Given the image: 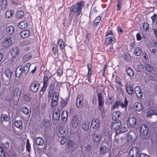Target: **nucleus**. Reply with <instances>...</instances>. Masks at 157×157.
<instances>
[{"label": "nucleus", "instance_id": "34", "mask_svg": "<svg viewBox=\"0 0 157 157\" xmlns=\"http://www.w3.org/2000/svg\"><path fill=\"white\" fill-rule=\"evenodd\" d=\"M24 15V12L22 10H19L17 11L16 14V17L18 19L22 18Z\"/></svg>", "mask_w": 157, "mask_h": 157}, {"label": "nucleus", "instance_id": "33", "mask_svg": "<svg viewBox=\"0 0 157 157\" xmlns=\"http://www.w3.org/2000/svg\"><path fill=\"white\" fill-rule=\"evenodd\" d=\"M30 66L31 64L30 63H27L24 66L23 68V72L25 73H27L29 71Z\"/></svg>", "mask_w": 157, "mask_h": 157}, {"label": "nucleus", "instance_id": "23", "mask_svg": "<svg viewBox=\"0 0 157 157\" xmlns=\"http://www.w3.org/2000/svg\"><path fill=\"white\" fill-rule=\"evenodd\" d=\"M30 32L29 30H24L21 31L20 33V36L23 38H25L29 36Z\"/></svg>", "mask_w": 157, "mask_h": 157}, {"label": "nucleus", "instance_id": "35", "mask_svg": "<svg viewBox=\"0 0 157 157\" xmlns=\"http://www.w3.org/2000/svg\"><path fill=\"white\" fill-rule=\"evenodd\" d=\"M134 54L137 56H139L141 55L142 51L140 48L139 47H136L134 50Z\"/></svg>", "mask_w": 157, "mask_h": 157}, {"label": "nucleus", "instance_id": "32", "mask_svg": "<svg viewBox=\"0 0 157 157\" xmlns=\"http://www.w3.org/2000/svg\"><path fill=\"white\" fill-rule=\"evenodd\" d=\"M27 24L26 21H22L19 23L18 27L21 29H24L27 26Z\"/></svg>", "mask_w": 157, "mask_h": 157}, {"label": "nucleus", "instance_id": "51", "mask_svg": "<svg viewBox=\"0 0 157 157\" xmlns=\"http://www.w3.org/2000/svg\"><path fill=\"white\" fill-rule=\"evenodd\" d=\"M127 130V128L126 127H120V128L118 129V132L116 133H123L126 132Z\"/></svg>", "mask_w": 157, "mask_h": 157}, {"label": "nucleus", "instance_id": "36", "mask_svg": "<svg viewBox=\"0 0 157 157\" xmlns=\"http://www.w3.org/2000/svg\"><path fill=\"white\" fill-rule=\"evenodd\" d=\"M101 19V17L100 16L97 17L95 18L93 23V25L94 27H96L98 26Z\"/></svg>", "mask_w": 157, "mask_h": 157}, {"label": "nucleus", "instance_id": "50", "mask_svg": "<svg viewBox=\"0 0 157 157\" xmlns=\"http://www.w3.org/2000/svg\"><path fill=\"white\" fill-rule=\"evenodd\" d=\"M156 115V112L153 109H151L149 110L147 113L148 117H151L152 115Z\"/></svg>", "mask_w": 157, "mask_h": 157}, {"label": "nucleus", "instance_id": "38", "mask_svg": "<svg viewBox=\"0 0 157 157\" xmlns=\"http://www.w3.org/2000/svg\"><path fill=\"white\" fill-rule=\"evenodd\" d=\"M126 71L127 74L129 76H132L134 74V72L133 70L130 67H128L126 68Z\"/></svg>", "mask_w": 157, "mask_h": 157}, {"label": "nucleus", "instance_id": "27", "mask_svg": "<svg viewBox=\"0 0 157 157\" xmlns=\"http://www.w3.org/2000/svg\"><path fill=\"white\" fill-rule=\"evenodd\" d=\"M6 31L8 34L12 35L14 33V28L12 26H9L7 27Z\"/></svg>", "mask_w": 157, "mask_h": 157}, {"label": "nucleus", "instance_id": "20", "mask_svg": "<svg viewBox=\"0 0 157 157\" xmlns=\"http://www.w3.org/2000/svg\"><path fill=\"white\" fill-rule=\"evenodd\" d=\"M133 107L135 110L137 112L142 111L143 109V107L142 104L138 102L135 103Z\"/></svg>", "mask_w": 157, "mask_h": 157}, {"label": "nucleus", "instance_id": "53", "mask_svg": "<svg viewBox=\"0 0 157 157\" xmlns=\"http://www.w3.org/2000/svg\"><path fill=\"white\" fill-rule=\"evenodd\" d=\"M120 104V101H117L115 102L113 106L112 107L111 109H115L117 108L118 106Z\"/></svg>", "mask_w": 157, "mask_h": 157}, {"label": "nucleus", "instance_id": "1", "mask_svg": "<svg viewBox=\"0 0 157 157\" xmlns=\"http://www.w3.org/2000/svg\"><path fill=\"white\" fill-rule=\"evenodd\" d=\"M84 4V2L81 1L72 5L69 8V17L71 18L77 19L80 15H81L82 9Z\"/></svg>", "mask_w": 157, "mask_h": 157}, {"label": "nucleus", "instance_id": "30", "mask_svg": "<svg viewBox=\"0 0 157 157\" xmlns=\"http://www.w3.org/2000/svg\"><path fill=\"white\" fill-rule=\"evenodd\" d=\"M108 151L107 147L105 146H101L100 149V154L104 155Z\"/></svg>", "mask_w": 157, "mask_h": 157}, {"label": "nucleus", "instance_id": "43", "mask_svg": "<svg viewBox=\"0 0 157 157\" xmlns=\"http://www.w3.org/2000/svg\"><path fill=\"white\" fill-rule=\"evenodd\" d=\"M8 5L7 2L6 0H3L1 4L2 8L3 10H5L7 7Z\"/></svg>", "mask_w": 157, "mask_h": 157}, {"label": "nucleus", "instance_id": "15", "mask_svg": "<svg viewBox=\"0 0 157 157\" xmlns=\"http://www.w3.org/2000/svg\"><path fill=\"white\" fill-rule=\"evenodd\" d=\"M83 98V96L82 94L78 95L76 101V105L78 107L81 108L82 107Z\"/></svg>", "mask_w": 157, "mask_h": 157}, {"label": "nucleus", "instance_id": "8", "mask_svg": "<svg viewBox=\"0 0 157 157\" xmlns=\"http://www.w3.org/2000/svg\"><path fill=\"white\" fill-rule=\"evenodd\" d=\"M78 119L77 115H74L72 117L71 119V125L72 127L75 128H77L78 126Z\"/></svg>", "mask_w": 157, "mask_h": 157}, {"label": "nucleus", "instance_id": "9", "mask_svg": "<svg viewBox=\"0 0 157 157\" xmlns=\"http://www.w3.org/2000/svg\"><path fill=\"white\" fill-rule=\"evenodd\" d=\"M49 80V78L47 76L44 75L43 78V84L42 87L40 91L44 93L45 90L48 83V81Z\"/></svg>", "mask_w": 157, "mask_h": 157}, {"label": "nucleus", "instance_id": "17", "mask_svg": "<svg viewBox=\"0 0 157 157\" xmlns=\"http://www.w3.org/2000/svg\"><path fill=\"white\" fill-rule=\"evenodd\" d=\"M136 95L138 98H140L142 96V91L139 86H136L134 88Z\"/></svg>", "mask_w": 157, "mask_h": 157}, {"label": "nucleus", "instance_id": "56", "mask_svg": "<svg viewBox=\"0 0 157 157\" xmlns=\"http://www.w3.org/2000/svg\"><path fill=\"white\" fill-rule=\"evenodd\" d=\"M49 124L48 121V120L46 119H44L43 120L41 125L45 128H46L48 125Z\"/></svg>", "mask_w": 157, "mask_h": 157}, {"label": "nucleus", "instance_id": "5", "mask_svg": "<svg viewBox=\"0 0 157 157\" xmlns=\"http://www.w3.org/2000/svg\"><path fill=\"white\" fill-rule=\"evenodd\" d=\"M39 86L40 84L36 80L34 81L31 84L30 86V90L33 93L36 92L38 90Z\"/></svg>", "mask_w": 157, "mask_h": 157}, {"label": "nucleus", "instance_id": "52", "mask_svg": "<svg viewBox=\"0 0 157 157\" xmlns=\"http://www.w3.org/2000/svg\"><path fill=\"white\" fill-rule=\"evenodd\" d=\"M103 135L106 138H109L110 136V133L109 130L106 129L103 131Z\"/></svg>", "mask_w": 157, "mask_h": 157}, {"label": "nucleus", "instance_id": "18", "mask_svg": "<svg viewBox=\"0 0 157 157\" xmlns=\"http://www.w3.org/2000/svg\"><path fill=\"white\" fill-rule=\"evenodd\" d=\"M101 138L102 136L101 135L98 133H95L92 136L93 141L99 144L101 142Z\"/></svg>", "mask_w": 157, "mask_h": 157}, {"label": "nucleus", "instance_id": "31", "mask_svg": "<svg viewBox=\"0 0 157 157\" xmlns=\"http://www.w3.org/2000/svg\"><path fill=\"white\" fill-rule=\"evenodd\" d=\"M14 125L17 128L21 129L22 128V123L21 121H16L14 123Z\"/></svg>", "mask_w": 157, "mask_h": 157}, {"label": "nucleus", "instance_id": "59", "mask_svg": "<svg viewBox=\"0 0 157 157\" xmlns=\"http://www.w3.org/2000/svg\"><path fill=\"white\" fill-rule=\"evenodd\" d=\"M122 2V0H118L117 4V10L118 11L120 10L121 9V4Z\"/></svg>", "mask_w": 157, "mask_h": 157}, {"label": "nucleus", "instance_id": "37", "mask_svg": "<svg viewBox=\"0 0 157 157\" xmlns=\"http://www.w3.org/2000/svg\"><path fill=\"white\" fill-rule=\"evenodd\" d=\"M126 90L127 93L129 95L132 94L134 93L133 88L131 86H126Z\"/></svg>", "mask_w": 157, "mask_h": 157}, {"label": "nucleus", "instance_id": "46", "mask_svg": "<svg viewBox=\"0 0 157 157\" xmlns=\"http://www.w3.org/2000/svg\"><path fill=\"white\" fill-rule=\"evenodd\" d=\"M128 103V101H127V99L126 98H125L124 100V103H120V105L121 107L122 108H126L127 107V104Z\"/></svg>", "mask_w": 157, "mask_h": 157}, {"label": "nucleus", "instance_id": "25", "mask_svg": "<svg viewBox=\"0 0 157 157\" xmlns=\"http://www.w3.org/2000/svg\"><path fill=\"white\" fill-rule=\"evenodd\" d=\"M59 112L58 111H56V110H55L52 115V118L55 121H58L59 119Z\"/></svg>", "mask_w": 157, "mask_h": 157}, {"label": "nucleus", "instance_id": "47", "mask_svg": "<svg viewBox=\"0 0 157 157\" xmlns=\"http://www.w3.org/2000/svg\"><path fill=\"white\" fill-rule=\"evenodd\" d=\"M144 67L143 65L141 63L138 64L135 67L136 70L138 71H141L143 69Z\"/></svg>", "mask_w": 157, "mask_h": 157}, {"label": "nucleus", "instance_id": "13", "mask_svg": "<svg viewBox=\"0 0 157 157\" xmlns=\"http://www.w3.org/2000/svg\"><path fill=\"white\" fill-rule=\"evenodd\" d=\"M140 133L142 135H147L148 132V128L145 124L142 125L140 131Z\"/></svg>", "mask_w": 157, "mask_h": 157}, {"label": "nucleus", "instance_id": "7", "mask_svg": "<svg viewBox=\"0 0 157 157\" xmlns=\"http://www.w3.org/2000/svg\"><path fill=\"white\" fill-rule=\"evenodd\" d=\"M100 124V121L99 119L96 118H94L91 123V126L94 129H98Z\"/></svg>", "mask_w": 157, "mask_h": 157}, {"label": "nucleus", "instance_id": "29", "mask_svg": "<svg viewBox=\"0 0 157 157\" xmlns=\"http://www.w3.org/2000/svg\"><path fill=\"white\" fill-rule=\"evenodd\" d=\"M57 43L59 45L61 49H64L65 47V43L62 39H59L57 41Z\"/></svg>", "mask_w": 157, "mask_h": 157}, {"label": "nucleus", "instance_id": "41", "mask_svg": "<svg viewBox=\"0 0 157 157\" xmlns=\"http://www.w3.org/2000/svg\"><path fill=\"white\" fill-rule=\"evenodd\" d=\"M21 110L23 113L26 115H28L29 112L28 109L26 107H22Z\"/></svg>", "mask_w": 157, "mask_h": 157}, {"label": "nucleus", "instance_id": "61", "mask_svg": "<svg viewBox=\"0 0 157 157\" xmlns=\"http://www.w3.org/2000/svg\"><path fill=\"white\" fill-rule=\"evenodd\" d=\"M5 153L3 151V149L0 147V157H5Z\"/></svg>", "mask_w": 157, "mask_h": 157}, {"label": "nucleus", "instance_id": "16", "mask_svg": "<svg viewBox=\"0 0 157 157\" xmlns=\"http://www.w3.org/2000/svg\"><path fill=\"white\" fill-rule=\"evenodd\" d=\"M20 52L19 48L18 47H15L13 48L10 51V53L13 58H15L17 56Z\"/></svg>", "mask_w": 157, "mask_h": 157}, {"label": "nucleus", "instance_id": "19", "mask_svg": "<svg viewBox=\"0 0 157 157\" xmlns=\"http://www.w3.org/2000/svg\"><path fill=\"white\" fill-rule=\"evenodd\" d=\"M34 143L39 146H42L44 144V140L43 138L41 137H36L33 139Z\"/></svg>", "mask_w": 157, "mask_h": 157}, {"label": "nucleus", "instance_id": "6", "mask_svg": "<svg viewBox=\"0 0 157 157\" xmlns=\"http://www.w3.org/2000/svg\"><path fill=\"white\" fill-rule=\"evenodd\" d=\"M136 124V120L134 117H130L128 118L127 120V125L129 127H134Z\"/></svg>", "mask_w": 157, "mask_h": 157}, {"label": "nucleus", "instance_id": "55", "mask_svg": "<svg viewBox=\"0 0 157 157\" xmlns=\"http://www.w3.org/2000/svg\"><path fill=\"white\" fill-rule=\"evenodd\" d=\"M1 118L2 120L4 121H7L9 120V117L6 114H2Z\"/></svg>", "mask_w": 157, "mask_h": 157}, {"label": "nucleus", "instance_id": "42", "mask_svg": "<svg viewBox=\"0 0 157 157\" xmlns=\"http://www.w3.org/2000/svg\"><path fill=\"white\" fill-rule=\"evenodd\" d=\"M115 39L113 37L111 36L107 38L105 40V43L107 44H110L112 41H115Z\"/></svg>", "mask_w": 157, "mask_h": 157}, {"label": "nucleus", "instance_id": "63", "mask_svg": "<svg viewBox=\"0 0 157 157\" xmlns=\"http://www.w3.org/2000/svg\"><path fill=\"white\" fill-rule=\"evenodd\" d=\"M156 17V14H154L151 17V18L152 19V23H154Z\"/></svg>", "mask_w": 157, "mask_h": 157}, {"label": "nucleus", "instance_id": "60", "mask_svg": "<svg viewBox=\"0 0 157 157\" xmlns=\"http://www.w3.org/2000/svg\"><path fill=\"white\" fill-rule=\"evenodd\" d=\"M60 139V142L61 144H63L66 142L67 140H66V138L64 136L62 137Z\"/></svg>", "mask_w": 157, "mask_h": 157}, {"label": "nucleus", "instance_id": "54", "mask_svg": "<svg viewBox=\"0 0 157 157\" xmlns=\"http://www.w3.org/2000/svg\"><path fill=\"white\" fill-rule=\"evenodd\" d=\"M143 29L146 31H147L149 28V25L147 23H143L142 25Z\"/></svg>", "mask_w": 157, "mask_h": 157}, {"label": "nucleus", "instance_id": "21", "mask_svg": "<svg viewBox=\"0 0 157 157\" xmlns=\"http://www.w3.org/2000/svg\"><path fill=\"white\" fill-rule=\"evenodd\" d=\"M90 123L87 120L83 121L82 124V129L84 131H86L89 128Z\"/></svg>", "mask_w": 157, "mask_h": 157}, {"label": "nucleus", "instance_id": "40", "mask_svg": "<svg viewBox=\"0 0 157 157\" xmlns=\"http://www.w3.org/2000/svg\"><path fill=\"white\" fill-rule=\"evenodd\" d=\"M52 52L55 57H57L58 56V48L57 46H56L53 48Z\"/></svg>", "mask_w": 157, "mask_h": 157}, {"label": "nucleus", "instance_id": "62", "mask_svg": "<svg viewBox=\"0 0 157 157\" xmlns=\"http://www.w3.org/2000/svg\"><path fill=\"white\" fill-rule=\"evenodd\" d=\"M113 101V99L112 97H109L107 99V102L109 104H111Z\"/></svg>", "mask_w": 157, "mask_h": 157}, {"label": "nucleus", "instance_id": "4", "mask_svg": "<svg viewBox=\"0 0 157 157\" xmlns=\"http://www.w3.org/2000/svg\"><path fill=\"white\" fill-rule=\"evenodd\" d=\"M121 125V122L118 120H113L112 123L111 128L112 129L116 130V132H118V129Z\"/></svg>", "mask_w": 157, "mask_h": 157}, {"label": "nucleus", "instance_id": "10", "mask_svg": "<svg viewBox=\"0 0 157 157\" xmlns=\"http://www.w3.org/2000/svg\"><path fill=\"white\" fill-rule=\"evenodd\" d=\"M139 149L136 147H132L129 151V155L131 157H136L138 154Z\"/></svg>", "mask_w": 157, "mask_h": 157}, {"label": "nucleus", "instance_id": "57", "mask_svg": "<svg viewBox=\"0 0 157 157\" xmlns=\"http://www.w3.org/2000/svg\"><path fill=\"white\" fill-rule=\"evenodd\" d=\"M87 67L88 68V71L87 75H91L92 73V71L91 70L92 67L91 64L90 63H88L87 65Z\"/></svg>", "mask_w": 157, "mask_h": 157}, {"label": "nucleus", "instance_id": "44", "mask_svg": "<svg viewBox=\"0 0 157 157\" xmlns=\"http://www.w3.org/2000/svg\"><path fill=\"white\" fill-rule=\"evenodd\" d=\"M145 68L148 71L151 72L153 70V67L150 64L147 63L145 66Z\"/></svg>", "mask_w": 157, "mask_h": 157}, {"label": "nucleus", "instance_id": "45", "mask_svg": "<svg viewBox=\"0 0 157 157\" xmlns=\"http://www.w3.org/2000/svg\"><path fill=\"white\" fill-rule=\"evenodd\" d=\"M55 85V82H52L49 85V91H50V92H53L54 88Z\"/></svg>", "mask_w": 157, "mask_h": 157}, {"label": "nucleus", "instance_id": "58", "mask_svg": "<svg viewBox=\"0 0 157 157\" xmlns=\"http://www.w3.org/2000/svg\"><path fill=\"white\" fill-rule=\"evenodd\" d=\"M59 131L61 134H63L65 133L66 129L63 127H60L59 128Z\"/></svg>", "mask_w": 157, "mask_h": 157}, {"label": "nucleus", "instance_id": "12", "mask_svg": "<svg viewBox=\"0 0 157 157\" xmlns=\"http://www.w3.org/2000/svg\"><path fill=\"white\" fill-rule=\"evenodd\" d=\"M77 147L78 144L77 143L71 140L68 141L67 143V147L70 150L73 151L76 149Z\"/></svg>", "mask_w": 157, "mask_h": 157}, {"label": "nucleus", "instance_id": "64", "mask_svg": "<svg viewBox=\"0 0 157 157\" xmlns=\"http://www.w3.org/2000/svg\"><path fill=\"white\" fill-rule=\"evenodd\" d=\"M131 58L130 55L128 53L126 54L125 55V59L126 60L129 61Z\"/></svg>", "mask_w": 157, "mask_h": 157}, {"label": "nucleus", "instance_id": "48", "mask_svg": "<svg viewBox=\"0 0 157 157\" xmlns=\"http://www.w3.org/2000/svg\"><path fill=\"white\" fill-rule=\"evenodd\" d=\"M5 74L8 78H10L12 75V72L10 69H7L5 71Z\"/></svg>", "mask_w": 157, "mask_h": 157}, {"label": "nucleus", "instance_id": "26", "mask_svg": "<svg viewBox=\"0 0 157 157\" xmlns=\"http://www.w3.org/2000/svg\"><path fill=\"white\" fill-rule=\"evenodd\" d=\"M22 72H23V67H18L15 71L16 76L17 77H19Z\"/></svg>", "mask_w": 157, "mask_h": 157}, {"label": "nucleus", "instance_id": "14", "mask_svg": "<svg viewBox=\"0 0 157 157\" xmlns=\"http://www.w3.org/2000/svg\"><path fill=\"white\" fill-rule=\"evenodd\" d=\"M12 40L10 37L5 38L2 42L3 45L5 47H9L12 45Z\"/></svg>", "mask_w": 157, "mask_h": 157}, {"label": "nucleus", "instance_id": "24", "mask_svg": "<svg viewBox=\"0 0 157 157\" xmlns=\"http://www.w3.org/2000/svg\"><path fill=\"white\" fill-rule=\"evenodd\" d=\"M68 116V113L67 111L65 110L62 112L61 118L62 120L64 122H66L67 121Z\"/></svg>", "mask_w": 157, "mask_h": 157}, {"label": "nucleus", "instance_id": "2", "mask_svg": "<svg viewBox=\"0 0 157 157\" xmlns=\"http://www.w3.org/2000/svg\"><path fill=\"white\" fill-rule=\"evenodd\" d=\"M57 92H55L52 97L51 105L52 107H54L57 105L59 100V93L58 92L59 91L60 89L56 86L55 88Z\"/></svg>", "mask_w": 157, "mask_h": 157}, {"label": "nucleus", "instance_id": "3", "mask_svg": "<svg viewBox=\"0 0 157 157\" xmlns=\"http://www.w3.org/2000/svg\"><path fill=\"white\" fill-rule=\"evenodd\" d=\"M98 107L99 109H101V108L103 106L104 102V97L103 95L101 93H99L97 95Z\"/></svg>", "mask_w": 157, "mask_h": 157}, {"label": "nucleus", "instance_id": "11", "mask_svg": "<svg viewBox=\"0 0 157 157\" xmlns=\"http://www.w3.org/2000/svg\"><path fill=\"white\" fill-rule=\"evenodd\" d=\"M22 88L19 87H16L14 88L13 91V95L14 97L19 98L21 95Z\"/></svg>", "mask_w": 157, "mask_h": 157}, {"label": "nucleus", "instance_id": "39", "mask_svg": "<svg viewBox=\"0 0 157 157\" xmlns=\"http://www.w3.org/2000/svg\"><path fill=\"white\" fill-rule=\"evenodd\" d=\"M32 57V55L30 54H26L24 56L23 61L25 62L27 61L30 59Z\"/></svg>", "mask_w": 157, "mask_h": 157}, {"label": "nucleus", "instance_id": "22", "mask_svg": "<svg viewBox=\"0 0 157 157\" xmlns=\"http://www.w3.org/2000/svg\"><path fill=\"white\" fill-rule=\"evenodd\" d=\"M121 113L119 111H114L112 114V118L113 120H117L119 118L121 115Z\"/></svg>", "mask_w": 157, "mask_h": 157}, {"label": "nucleus", "instance_id": "49", "mask_svg": "<svg viewBox=\"0 0 157 157\" xmlns=\"http://www.w3.org/2000/svg\"><path fill=\"white\" fill-rule=\"evenodd\" d=\"M26 150L29 152L30 151L31 145L29 143V140L28 139H26Z\"/></svg>", "mask_w": 157, "mask_h": 157}, {"label": "nucleus", "instance_id": "28", "mask_svg": "<svg viewBox=\"0 0 157 157\" xmlns=\"http://www.w3.org/2000/svg\"><path fill=\"white\" fill-rule=\"evenodd\" d=\"M13 14V11L12 10H7L5 14V17L6 19H9L12 16Z\"/></svg>", "mask_w": 157, "mask_h": 157}]
</instances>
